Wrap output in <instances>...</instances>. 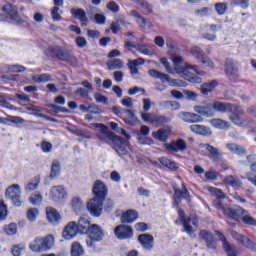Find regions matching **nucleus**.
I'll use <instances>...</instances> for the list:
<instances>
[{
  "label": "nucleus",
  "mask_w": 256,
  "mask_h": 256,
  "mask_svg": "<svg viewBox=\"0 0 256 256\" xmlns=\"http://www.w3.org/2000/svg\"><path fill=\"white\" fill-rule=\"evenodd\" d=\"M225 71L229 77H237L239 75V62L229 58L226 59Z\"/></svg>",
  "instance_id": "19"
},
{
  "label": "nucleus",
  "mask_w": 256,
  "mask_h": 256,
  "mask_svg": "<svg viewBox=\"0 0 256 256\" xmlns=\"http://www.w3.org/2000/svg\"><path fill=\"white\" fill-rule=\"evenodd\" d=\"M148 75L150 77H153V79H160V81H168L169 80V74H165L163 72H160L159 70L150 69L148 71Z\"/></svg>",
  "instance_id": "43"
},
{
  "label": "nucleus",
  "mask_w": 256,
  "mask_h": 256,
  "mask_svg": "<svg viewBox=\"0 0 256 256\" xmlns=\"http://www.w3.org/2000/svg\"><path fill=\"white\" fill-rule=\"evenodd\" d=\"M26 109H27V111L32 112V115H34V117H42V119H46L47 121L55 122V119L49 118L47 115L41 114V113H43V109H41L35 105H28V106H26Z\"/></svg>",
  "instance_id": "34"
},
{
  "label": "nucleus",
  "mask_w": 256,
  "mask_h": 256,
  "mask_svg": "<svg viewBox=\"0 0 256 256\" xmlns=\"http://www.w3.org/2000/svg\"><path fill=\"white\" fill-rule=\"evenodd\" d=\"M39 216V209L37 208H30L26 212V217L30 223H33L37 220V217Z\"/></svg>",
  "instance_id": "52"
},
{
  "label": "nucleus",
  "mask_w": 256,
  "mask_h": 256,
  "mask_svg": "<svg viewBox=\"0 0 256 256\" xmlns=\"http://www.w3.org/2000/svg\"><path fill=\"white\" fill-rule=\"evenodd\" d=\"M83 246L79 242H75L72 244V249H71V255L72 256H81L83 255Z\"/></svg>",
  "instance_id": "53"
},
{
  "label": "nucleus",
  "mask_w": 256,
  "mask_h": 256,
  "mask_svg": "<svg viewBox=\"0 0 256 256\" xmlns=\"http://www.w3.org/2000/svg\"><path fill=\"white\" fill-rule=\"evenodd\" d=\"M206 191H209L213 195V197H216V199L214 200V207L223 211L226 217H229L230 219L233 217H240L245 225L256 226V219L253 218L251 214L247 212V210L241 208L240 206L228 209H225V207H223V203H221V200L225 199V194L221 189L215 188L213 186H208L206 187Z\"/></svg>",
  "instance_id": "1"
},
{
  "label": "nucleus",
  "mask_w": 256,
  "mask_h": 256,
  "mask_svg": "<svg viewBox=\"0 0 256 256\" xmlns=\"http://www.w3.org/2000/svg\"><path fill=\"white\" fill-rule=\"evenodd\" d=\"M32 81L34 83H47V81H51V76L48 74L34 75Z\"/></svg>",
  "instance_id": "54"
},
{
  "label": "nucleus",
  "mask_w": 256,
  "mask_h": 256,
  "mask_svg": "<svg viewBox=\"0 0 256 256\" xmlns=\"http://www.w3.org/2000/svg\"><path fill=\"white\" fill-rule=\"evenodd\" d=\"M182 72L184 73V75H186V79L190 81V83H201V77L195 76V73L197 75H203V72H199V70H197V67L188 64L186 65L185 69L182 70Z\"/></svg>",
  "instance_id": "12"
},
{
  "label": "nucleus",
  "mask_w": 256,
  "mask_h": 256,
  "mask_svg": "<svg viewBox=\"0 0 256 256\" xmlns=\"http://www.w3.org/2000/svg\"><path fill=\"white\" fill-rule=\"evenodd\" d=\"M94 99L96 103H103L104 105L108 104L109 99L102 95L101 93L97 92L94 94Z\"/></svg>",
  "instance_id": "58"
},
{
  "label": "nucleus",
  "mask_w": 256,
  "mask_h": 256,
  "mask_svg": "<svg viewBox=\"0 0 256 256\" xmlns=\"http://www.w3.org/2000/svg\"><path fill=\"white\" fill-rule=\"evenodd\" d=\"M137 4L141 7L144 15H151L153 13V6L148 4L145 0H137Z\"/></svg>",
  "instance_id": "46"
},
{
  "label": "nucleus",
  "mask_w": 256,
  "mask_h": 256,
  "mask_svg": "<svg viewBox=\"0 0 256 256\" xmlns=\"http://www.w3.org/2000/svg\"><path fill=\"white\" fill-rule=\"evenodd\" d=\"M138 242L145 251H151L154 247L155 238L151 234H140L138 236Z\"/></svg>",
  "instance_id": "17"
},
{
  "label": "nucleus",
  "mask_w": 256,
  "mask_h": 256,
  "mask_svg": "<svg viewBox=\"0 0 256 256\" xmlns=\"http://www.w3.org/2000/svg\"><path fill=\"white\" fill-rule=\"evenodd\" d=\"M41 183V177L35 176L33 179H31L26 185L24 190L26 193H31V191H35L39 188V184Z\"/></svg>",
  "instance_id": "38"
},
{
  "label": "nucleus",
  "mask_w": 256,
  "mask_h": 256,
  "mask_svg": "<svg viewBox=\"0 0 256 256\" xmlns=\"http://www.w3.org/2000/svg\"><path fill=\"white\" fill-rule=\"evenodd\" d=\"M216 235L220 239V241H222L224 251H226L228 256L239 255V250H237V247H235V245L229 244V242H227V239H225V236H223L221 232L217 231Z\"/></svg>",
  "instance_id": "18"
},
{
  "label": "nucleus",
  "mask_w": 256,
  "mask_h": 256,
  "mask_svg": "<svg viewBox=\"0 0 256 256\" xmlns=\"http://www.w3.org/2000/svg\"><path fill=\"white\" fill-rule=\"evenodd\" d=\"M2 10L4 11V13H6L9 19H12L13 21H17L18 23H23V19H21V17L17 15V8L14 7L13 5L7 4L3 6Z\"/></svg>",
  "instance_id": "27"
},
{
  "label": "nucleus",
  "mask_w": 256,
  "mask_h": 256,
  "mask_svg": "<svg viewBox=\"0 0 256 256\" xmlns=\"http://www.w3.org/2000/svg\"><path fill=\"white\" fill-rule=\"evenodd\" d=\"M132 15L133 17H135L138 25H141V27H145V25H147V20H145V18H143L141 15H139V13L132 11Z\"/></svg>",
  "instance_id": "57"
},
{
  "label": "nucleus",
  "mask_w": 256,
  "mask_h": 256,
  "mask_svg": "<svg viewBox=\"0 0 256 256\" xmlns=\"http://www.w3.org/2000/svg\"><path fill=\"white\" fill-rule=\"evenodd\" d=\"M123 121L127 125L135 126L137 123H139V119L137 118V115H135V111L131 109L124 110V117Z\"/></svg>",
  "instance_id": "30"
},
{
  "label": "nucleus",
  "mask_w": 256,
  "mask_h": 256,
  "mask_svg": "<svg viewBox=\"0 0 256 256\" xmlns=\"http://www.w3.org/2000/svg\"><path fill=\"white\" fill-rule=\"evenodd\" d=\"M103 201L100 198H93L87 204V209L92 217H101L103 212Z\"/></svg>",
  "instance_id": "10"
},
{
  "label": "nucleus",
  "mask_w": 256,
  "mask_h": 256,
  "mask_svg": "<svg viewBox=\"0 0 256 256\" xmlns=\"http://www.w3.org/2000/svg\"><path fill=\"white\" fill-rule=\"evenodd\" d=\"M49 197L52 201H61L67 197V191L63 186H53L49 192Z\"/></svg>",
  "instance_id": "21"
},
{
  "label": "nucleus",
  "mask_w": 256,
  "mask_h": 256,
  "mask_svg": "<svg viewBox=\"0 0 256 256\" xmlns=\"http://www.w3.org/2000/svg\"><path fill=\"white\" fill-rule=\"evenodd\" d=\"M61 174V163L58 160H54L51 166L50 179H55Z\"/></svg>",
  "instance_id": "45"
},
{
  "label": "nucleus",
  "mask_w": 256,
  "mask_h": 256,
  "mask_svg": "<svg viewBox=\"0 0 256 256\" xmlns=\"http://www.w3.org/2000/svg\"><path fill=\"white\" fill-rule=\"evenodd\" d=\"M226 148L228 149V151L234 153L235 155H245V153H247L245 147L235 143L226 144Z\"/></svg>",
  "instance_id": "39"
},
{
  "label": "nucleus",
  "mask_w": 256,
  "mask_h": 256,
  "mask_svg": "<svg viewBox=\"0 0 256 256\" xmlns=\"http://www.w3.org/2000/svg\"><path fill=\"white\" fill-rule=\"evenodd\" d=\"M89 127L90 129H96V137L99 139V141L108 143V145H111L117 137V135H114L113 132L109 131V127L104 124L91 123Z\"/></svg>",
  "instance_id": "5"
},
{
  "label": "nucleus",
  "mask_w": 256,
  "mask_h": 256,
  "mask_svg": "<svg viewBox=\"0 0 256 256\" xmlns=\"http://www.w3.org/2000/svg\"><path fill=\"white\" fill-rule=\"evenodd\" d=\"M174 192H175V203L177 204L181 203V197L186 201H191V195H189V190H187V186H185V183H182V190L179 188H175Z\"/></svg>",
  "instance_id": "24"
},
{
  "label": "nucleus",
  "mask_w": 256,
  "mask_h": 256,
  "mask_svg": "<svg viewBox=\"0 0 256 256\" xmlns=\"http://www.w3.org/2000/svg\"><path fill=\"white\" fill-rule=\"evenodd\" d=\"M171 133L170 129H159L157 132L152 133V137L154 139H158V141H162V143H165L167 139H169V134Z\"/></svg>",
  "instance_id": "37"
},
{
  "label": "nucleus",
  "mask_w": 256,
  "mask_h": 256,
  "mask_svg": "<svg viewBox=\"0 0 256 256\" xmlns=\"http://www.w3.org/2000/svg\"><path fill=\"white\" fill-rule=\"evenodd\" d=\"M138 143L140 145H153V139L149 137L138 136Z\"/></svg>",
  "instance_id": "64"
},
{
  "label": "nucleus",
  "mask_w": 256,
  "mask_h": 256,
  "mask_svg": "<svg viewBox=\"0 0 256 256\" xmlns=\"http://www.w3.org/2000/svg\"><path fill=\"white\" fill-rule=\"evenodd\" d=\"M200 147L208 151L209 157L210 159H213V161H217L221 159V157L223 156V153H221L219 149H217L216 147H213L210 144H201Z\"/></svg>",
  "instance_id": "29"
},
{
  "label": "nucleus",
  "mask_w": 256,
  "mask_h": 256,
  "mask_svg": "<svg viewBox=\"0 0 256 256\" xmlns=\"http://www.w3.org/2000/svg\"><path fill=\"white\" fill-rule=\"evenodd\" d=\"M109 71H115V69H123V60L114 59L107 62Z\"/></svg>",
  "instance_id": "47"
},
{
  "label": "nucleus",
  "mask_w": 256,
  "mask_h": 256,
  "mask_svg": "<svg viewBox=\"0 0 256 256\" xmlns=\"http://www.w3.org/2000/svg\"><path fill=\"white\" fill-rule=\"evenodd\" d=\"M209 11H211V9L207 7H202L195 10V15H197L198 17H207V15H209Z\"/></svg>",
  "instance_id": "63"
},
{
  "label": "nucleus",
  "mask_w": 256,
  "mask_h": 256,
  "mask_svg": "<svg viewBox=\"0 0 256 256\" xmlns=\"http://www.w3.org/2000/svg\"><path fill=\"white\" fill-rule=\"evenodd\" d=\"M4 233H6V235H15V233H17V225L15 223H12L8 226H5Z\"/></svg>",
  "instance_id": "56"
},
{
  "label": "nucleus",
  "mask_w": 256,
  "mask_h": 256,
  "mask_svg": "<svg viewBox=\"0 0 256 256\" xmlns=\"http://www.w3.org/2000/svg\"><path fill=\"white\" fill-rule=\"evenodd\" d=\"M46 215L49 223H52V225H57L61 221V215L55 208H46Z\"/></svg>",
  "instance_id": "31"
},
{
  "label": "nucleus",
  "mask_w": 256,
  "mask_h": 256,
  "mask_svg": "<svg viewBox=\"0 0 256 256\" xmlns=\"http://www.w3.org/2000/svg\"><path fill=\"white\" fill-rule=\"evenodd\" d=\"M215 10L217 11L218 15H225V11H227V4L216 3Z\"/></svg>",
  "instance_id": "60"
},
{
  "label": "nucleus",
  "mask_w": 256,
  "mask_h": 256,
  "mask_svg": "<svg viewBox=\"0 0 256 256\" xmlns=\"http://www.w3.org/2000/svg\"><path fill=\"white\" fill-rule=\"evenodd\" d=\"M46 55L48 57L56 58L58 61H64V63H69L73 65L77 63V58L70 52L69 49L61 46H50L46 50Z\"/></svg>",
  "instance_id": "3"
},
{
  "label": "nucleus",
  "mask_w": 256,
  "mask_h": 256,
  "mask_svg": "<svg viewBox=\"0 0 256 256\" xmlns=\"http://www.w3.org/2000/svg\"><path fill=\"white\" fill-rule=\"evenodd\" d=\"M210 125L214 127V129H220V130H227L231 127V123L221 119V118H214L212 120H209Z\"/></svg>",
  "instance_id": "32"
},
{
  "label": "nucleus",
  "mask_w": 256,
  "mask_h": 256,
  "mask_svg": "<svg viewBox=\"0 0 256 256\" xmlns=\"http://www.w3.org/2000/svg\"><path fill=\"white\" fill-rule=\"evenodd\" d=\"M194 111L199 117H215V110L211 108V104L209 106L196 105Z\"/></svg>",
  "instance_id": "25"
},
{
  "label": "nucleus",
  "mask_w": 256,
  "mask_h": 256,
  "mask_svg": "<svg viewBox=\"0 0 256 256\" xmlns=\"http://www.w3.org/2000/svg\"><path fill=\"white\" fill-rule=\"evenodd\" d=\"M190 131L196 135H202V137H211L212 134L211 128L200 124L191 125Z\"/></svg>",
  "instance_id": "26"
},
{
  "label": "nucleus",
  "mask_w": 256,
  "mask_h": 256,
  "mask_svg": "<svg viewBox=\"0 0 256 256\" xmlns=\"http://www.w3.org/2000/svg\"><path fill=\"white\" fill-rule=\"evenodd\" d=\"M8 123H14L15 125H23L25 119L18 116H7Z\"/></svg>",
  "instance_id": "55"
},
{
  "label": "nucleus",
  "mask_w": 256,
  "mask_h": 256,
  "mask_svg": "<svg viewBox=\"0 0 256 256\" xmlns=\"http://www.w3.org/2000/svg\"><path fill=\"white\" fill-rule=\"evenodd\" d=\"M217 85H218V83L215 80L202 84L201 85L202 95H207V94L211 93V91L215 90V87H217Z\"/></svg>",
  "instance_id": "44"
},
{
  "label": "nucleus",
  "mask_w": 256,
  "mask_h": 256,
  "mask_svg": "<svg viewBox=\"0 0 256 256\" xmlns=\"http://www.w3.org/2000/svg\"><path fill=\"white\" fill-rule=\"evenodd\" d=\"M178 215L184 227V230L188 233V235H193V233H195V228H193V226L199 227V220L197 219V217H187L185 216V212H183V210H178Z\"/></svg>",
  "instance_id": "7"
},
{
  "label": "nucleus",
  "mask_w": 256,
  "mask_h": 256,
  "mask_svg": "<svg viewBox=\"0 0 256 256\" xmlns=\"http://www.w3.org/2000/svg\"><path fill=\"white\" fill-rule=\"evenodd\" d=\"M92 191L95 195L94 199H102L105 201V197H107V186H105V183H103V181H95Z\"/></svg>",
  "instance_id": "16"
},
{
  "label": "nucleus",
  "mask_w": 256,
  "mask_h": 256,
  "mask_svg": "<svg viewBox=\"0 0 256 256\" xmlns=\"http://www.w3.org/2000/svg\"><path fill=\"white\" fill-rule=\"evenodd\" d=\"M71 207L74 213L78 215V213H81V209H83V202L79 198L75 197L71 201Z\"/></svg>",
  "instance_id": "49"
},
{
  "label": "nucleus",
  "mask_w": 256,
  "mask_h": 256,
  "mask_svg": "<svg viewBox=\"0 0 256 256\" xmlns=\"http://www.w3.org/2000/svg\"><path fill=\"white\" fill-rule=\"evenodd\" d=\"M138 214L135 210H127L121 216L122 223H134L137 221Z\"/></svg>",
  "instance_id": "35"
},
{
  "label": "nucleus",
  "mask_w": 256,
  "mask_h": 256,
  "mask_svg": "<svg viewBox=\"0 0 256 256\" xmlns=\"http://www.w3.org/2000/svg\"><path fill=\"white\" fill-rule=\"evenodd\" d=\"M92 226H93V224H91V221H89L85 217H81L78 220V223H76V227H77L78 232H79L80 235L87 234Z\"/></svg>",
  "instance_id": "28"
},
{
  "label": "nucleus",
  "mask_w": 256,
  "mask_h": 256,
  "mask_svg": "<svg viewBox=\"0 0 256 256\" xmlns=\"http://www.w3.org/2000/svg\"><path fill=\"white\" fill-rule=\"evenodd\" d=\"M109 125H110L111 129H113V131H116V133L123 135L124 137H126V139H131V135H129V133H127V131H125V129L119 128V124H117L115 122H110Z\"/></svg>",
  "instance_id": "51"
},
{
  "label": "nucleus",
  "mask_w": 256,
  "mask_h": 256,
  "mask_svg": "<svg viewBox=\"0 0 256 256\" xmlns=\"http://www.w3.org/2000/svg\"><path fill=\"white\" fill-rule=\"evenodd\" d=\"M136 51H138V53H142V55H147L148 57H152V55H155V50L149 44L137 43Z\"/></svg>",
  "instance_id": "36"
},
{
  "label": "nucleus",
  "mask_w": 256,
  "mask_h": 256,
  "mask_svg": "<svg viewBox=\"0 0 256 256\" xmlns=\"http://www.w3.org/2000/svg\"><path fill=\"white\" fill-rule=\"evenodd\" d=\"M164 147L168 153H179L187 151V143L183 139L172 141L171 143L164 144Z\"/></svg>",
  "instance_id": "14"
},
{
  "label": "nucleus",
  "mask_w": 256,
  "mask_h": 256,
  "mask_svg": "<svg viewBox=\"0 0 256 256\" xmlns=\"http://www.w3.org/2000/svg\"><path fill=\"white\" fill-rule=\"evenodd\" d=\"M191 53L194 55V57L200 60L205 56V54H203V50L197 46L192 47Z\"/></svg>",
  "instance_id": "59"
},
{
  "label": "nucleus",
  "mask_w": 256,
  "mask_h": 256,
  "mask_svg": "<svg viewBox=\"0 0 256 256\" xmlns=\"http://www.w3.org/2000/svg\"><path fill=\"white\" fill-rule=\"evenodd\" d=\"M211 109L218 113H232L233 116H230L229 119L237 127H249V122L247 119H241L243 117V109L239 106H235L230 103H223L219 101H214L210 104Z\"/></svg>",
  "instance_id": "2"
},
{
  "label": "nucleus",
  "mask_w": 256,
  "mask_h": 256,
  "mask_svg": "<svg viewBox=\"0 0 256 256\" xmlns=\"http://www.w3.org/2000/svg\"><path fill=\"white\" fill-rule=\"evenodd\" d=\"M178 119L188 125H194L195 123H203V117L193 112L181 111L177 114Z\"/></svg>",
  "instance_id": "11"
},
{
  "label": "nucleus",
  "mask_w": 256,
  "mask_h": 256,
  "mask_svg": "<svg viewBox=\"0 0 256 256\" xmlns=\"http://www.w3.org/2000/svg\"><path fill=\"white\" fill-rule=\"evenodd\" d=\"M159 161L161 165H163L164 167H167V169H169L170 171H177V169H179V165H177V162L169 158L162 157V158H159Z\"/></svg>",
  "instance_id": "41"
},
{
  "label": "nucleus",
  "mask_w": 256,
  "mask_h": 256,
  "mask_svg": "<svg viewBox=\"0 0 256 256\" xmlns=\"http://www.w3.org/2000/svg\"><path fill=\"white\" fill-rule=\"evenodd\" d=\"M76 235H79L77 222L71 221L64 227L62 231V237L65 239V241H71V239H75Z\"/></svg>",
  "instance_id": "13"
},
{
  "label": "nucleus",
  "mask_w": 256,
  "mask_h": 256,
  "mask_svg": "<svg viewBox=\"0 0 256 256\" xmlns=\"http://www.w3.org/2000/svg\"><path fill=\"white\" fill-rule=\"evenodd\" d=\"M223 183L226 185H229L230 187L239 188L243 187V182H241V179L235 175H228L224 177Z\"/></svg>",
  "instance_id": "33"
},
{
  "label": "nucleus",
  "mask_w": 256,
  "mask_h": 256,
  "mask_svg": "<svg viewBox=\"0 0 256 256\" xmlns=\"http://www.w3.org/2000/svg\"><path fill=\"white\" fill-rule=\"evenodd\" d=\"M114 233L118 239H131L133 237V229L127 225L118 226Z\"/></svg>",
  "instance_id": "20"
},
{
  "label": "nucleus",
  "mask_w": 256,
  "mask_h": 256,
  "mask_svg": "<svg viewBox=\"0 0 256 256\" xmlns=\"http://www.w3.org/2000/svg\"><path fill=\"white\" fill-rule=\"evenodd\" d=\"M200 63L203 65L204 69H215V62H213L212 59L206 55L200 58Z\"/></svg>",
  "instance_id": "50"
},
{
  "label": "nucleus",
  "mask_w": 256,
  "mask_h": 256,
  "mask_svg": "<svg viewBox=\"0 0 256 256\" xmlns=\"http://www.w3.org/2000/svg\"><path fill=\"white\" fill-rule=\"evenodd\" d=\"M170 55H171V59L174 65V69L175 71H177L178 73H181V71L179 70V65L183 63V58L180 55H176L175 53H173V49H175V46L171 45L170 46Z\"/></svg>",
  "instance_id": "40"
},
{
  "label": "nucleus",
  "mask_w": 256,
  "mask_h": 256,
  "mask_svg": "<svg viewBox=\"0 0 256 256\" xmlns=\"http://www.w3.org/2000/svg\"><path fill=\"white\" fill-rule=\"evenodd\" d=\"M8 71H10V73H23L25 67L21 65H10L8 66Z\"/></svg>",
  "instance_id": "62"
},
{
  "label": "nucleus",
  "mask_w": 256,
  "mask_h": 256,
  "mask_svg": "<svg viewBox=\"0 0 256 256\" xmlns=\"http://www.w3.org/2000/svg\"><path fill=\"white\" fill-rule=\"evenodd\" d=\"M233 237L234 239H236V241H238V243H240V245H243V247H246L247 249H251L252 251H256L255 242L247 238V236L234 232Z\"/></svg>",
  "instance_id": "22"
},
{
  "label": "nucleus",
  "mask_w": 256,
  "mask_h": 256,
  "mask_svg": "<svg viewBox=\"0 0 256 256\" xmlns=\"http://www.w3.org/2000/svg\"><path fill=\"white\" fill-rule=\"evenodd\" d=\"M29 201L31 205L39 206L43 203V195L40 192H34L30 195Z\"/></svg>",
  "instance_id": "48"
},
{
  "label": "nucleus",
  "mask_w": 256,
  "mask_h": 256,
  "mask_svg": "<svg viewBox=\"0 0 256 256\" xmlns=\"http://www.w3.org/2000/svg\"><path fill=\"white\" fill-rule=\"evenodd\" d=\"M87 234H89V240H87V245L89 246H91L90 241H101L105 235L103 229H101V226L97 224H92Z\"/></svg>",
  "instance_id": "15"
},
{
  "label": "nucleus",
  "mask_w": 256,
  "mask_h": 256,
  "mask_svg": "<svg viewBox=\"0 0 256 256\" xmlns=\"http://www.w3.org/2000/svg\"><path fill=\"white\" fill-rule=\"evenodd\" d=\"M141 117L145 123L154 125V127H161V125H165L166 123H171V118L163 115L143 112L141 114Z\"/></svg>",
  "instance_id": "8"
},
{
  "label": "nucleus",
  "mask_w": 256,
  "mask_h": 256,
  "mask_svg": "<svg viewBox=\"0 0 256 256\" xmlns=\"http://www.w3.org/2000/svg\"><path fill=\"white\" fill-rule=\"evenodd\" d=\"M112 149L119 155V157H125L129 155L130 147L127 140H123L120 136L114 138V141L110 144Z\"/></svg>",
  "instance_id": "9"
},
{
  "label": "nucleus",
  "mask_w": 256,
  "mask_h": 256,
  "mask_svg": "<svg viewBox=\"0 0 256 256\" xmlns=\"http://www.w3.org/2000/svg\"><path fill=\"white\" fill-rule=\"evenodd\" d=\"M51 17L53 21H61V12L59 7L56 6L51 10Z\"/></svg>",
  "instance_id": "61"
},
{
  "label": "nucleus",
  "mask_w": 256,
  "mask_h": 256,
  "mask_svg": "<svg viewBox=\"0 0 256 256\" xmlns=\"http://www.w3.org/2000/svg\"><path fill=\"white\" fill-rule=\"evenodd\" d=\"M199 237L202 241H205L208 249H217V242H215V239L213 238V233L207 230H202L199 233Z\"/></svg>",
  "instance_id": "23"
},
{
  "label": "nucleus",
  "mask_w": 256,
  "mask_h": 256,
  "mask_svg": "<svg viewBox=\"0 0 256 256\" xmlns=\"http://www.w3.org/2000/svg\"><path fill=\"white\" fill-rule=\"evenodd\" d=\"M70 13L76 17V19H79L81 23H87V14L85 13V10L78 8V9H71Z\"/></svg>",
  "instance_id": "42"
},
{
  "label": "nucleus",
  "mask_w": 256,
  "mask_h": 256,
  "mask_svg": "<svg viewBox=\"0 0 256 256\" xmlns=\"http://www.w3.org/2000/svg\"><path fill=\"white\" fill-rule=\"evenodd\" d=\"M55 246V238L53 235L35 238L30 244L29 249L34 253H43L53 249Z\"/></svg>",
  "instance_id": "4"
},
{
  "label": "nucleus",
  "mask_w": 256,
  "mask_h": 256,
  "mask_svg": "<svg viewBox=\"0 0 256 256\" xmlns=\"http://www.w3.org/2000/svg\"><path fill=\"white\" fill-rule=\"evenodd\" d=\"M5 197L8 201H11L14 207H21V186L19 184H13L6 189Z\"/></svg>",
  "instance_id": "6"
}]
</instances>
